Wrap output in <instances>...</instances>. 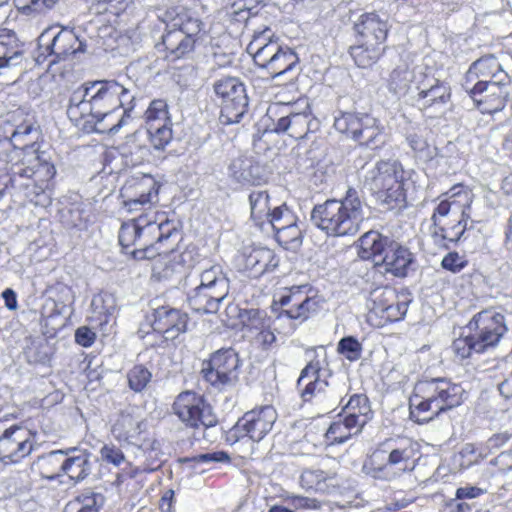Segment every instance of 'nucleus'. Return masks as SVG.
I'll use <instances>...</instances> for the list:
<instances>
[{"label":"nucleus","mask_w":512,"mask_h":512,"mask_svg":"<svg viewBox=\"0 0 512 512\" xmlns=\"http://www.w3.org/2000/svg\"><path fill=\"white\" fill-rule=\"evenodd\" d=\"M421 81H417L416 95L413 97L423 107H430L437 104H445L450 99V88L438 79L419 74Z\"/></svg>","instance_id":"31"},{"label":"nucleus","mask_w":512,"mask_h":512,"mask_svg":"<svg viewBox=\"0 0 512 512\" xmlns=\"http://www.w3.org/2000/svg\"><path fill=\"white\" fill-rule=\"evenodd\" d=\"M139 213V216L122 224L120 245L124 249L135 246L130 253L137 260L155 259L152 269L159 278L168 279L175 273H181L187 254L174 250L162 253L158 247L175 229L167 214L156 208H147Z\"/></svg>","instance_id":"1"},{"label":"nucleus","mask_w":512,"mask_h":512,"mask_svg":"<svg viewBox=\"0 0 512 512\" xmlns=\"http://www.w3.org/2000/svg\"><path fill=\"white\" fill-rule=\"evenodd\" d=\"M362 429L357 420H350L341 415L328 428L325 434L326 442L330 445L344 443L352 436L359 434Z\"/></svg>","instance_id":"38"},{"label":"nucleus","mask_w":512,"mask_h":512,"mask_svg":"<svg viewBox=\"0 0 512 512\" xmlns=\"http://www.w3.org/2000/svg\"><path fill=\"white\" fill-rule=\"evenodd\" d=\"M281 48L282 45L274 37L272 31L266 28L254 34L247 45V52L253 57L257 66L266 70Z\"/></svg>","instance_id":"29"},{"label":"nucleus","mask_w":512,"mask_h":512,"mask_svg":"<svg viewBox=\"0 0 512 512\" xmlns=\"http://www.w3.org/2000/svg\"><path fill=\"white\" fill-rule=\"evenodd\" d=\"M294 106L300 111L293 109L288 115L282 116L275 124L274 131L277 133H288L293 138H302L309 130L311 112L306 99H299Z\"/></svg>","instance_id":"30"},{"label":"nucleus","mask_w":512,"mask_h":512,"mask_svg":"<svg viewBox=\"0 0 512 512\" xmlns=\"http://www.w3.org/2000/svg\"><path fill=\"white\" fill-rule=\"evenodd\" d=\"M158 184L149 174L131 176L121 188L123 206L128 212H140L147 208H156L158 203Z\"/></svg>","instance_id":"14"},{"label":"nucleus","mask_w":512,"mask_h":512,"mask_svg":"<svg viewBox=\"0 0 512 512\" xmlns=\"http://www.w3.org/2000/svg\"><path fill=\"white\" fill-rule=\"evenodd\" d=\"M359 256L365 260H373L377 266L391 240L377 231H369L359 239Z\"/></svg>","instance_id":"36"},{"label":"nucleus","mask_w":512,"mask_h":512,"mask_svg":"<svg viewBox=\"0 0 512 512\" xmlns=\"http://www.w3.org/2000/svg\"><path fill=\"white\" fill-rule=\"evenodd\" d=\"M419 74H425L420 67L399 65L390 74L389 87L395 93H413L417 89V81H421Z\"/></svg>","instance_id":"35"},{"label":"nucleus","mask_w":512,"mask_h":512,"mask_svg":"<svg viewBox=\"0 0 512 512\" xmlns=\"http://www.w3.org/2000/svg\"><path fill=\"white\" fill-rule=\"evenodd\" d=\"M163 20L166 22V32L162 36V43L167 57L176 60L191 53L203 31L202 21L183 9L168 10Z\"/></svg>","instance_id":"6"},{"label":"nucleus","mask_w":512,"mask_h":512,"mask_svg":"<svg viewBox=\"0 0 512 512\" xmlns=\"http://www.w3.org/2000/svg\"><path fill=\"white\" fill-rule=\"evenodd\" d=\"M354 29L358 39L365 41L366 44L384 46L389 25L386 18L371 12L360 15L354 24Z\"/></svg>","instance_id":"26"},{"label":"nucleus","mask_w":512,"mask_h":512,"mask_svg":"<svg viewBox=\"0 0 512 512\" xmlns=\"http://www.w3.org/2000/svg\"><path fill=\"white\" fill-rule=\"evenodd\" d=\"M214 91L221 99V121L226 124L239 122L248 105L244 85L237 78L226 77L215 82Z\"/></svg>","instance_id":"15"},{"label":"nucleus","mask_w":512,"mask_h":512,"mask_svg":"<svg viewBox=\"0 0 512 512\" xmlns=\"http://www.w3.org/2000/svg\"><path fill=\"white\" fill-rule=\"evenodd\" d=\"M63 473L76 482L83 480L91 470L89 457L86 453L80 452L78 455L64 456Z\"/></svg>","instance_id":"49"},{"label":"nucleus","mask_w":512,"mask_h":512,"mask_svg":"<svg viewBox=\"0 0 512 512\" xmlns=\"http://www.w3.org/2000/svg\"><path fill=\"white\" fill-rule=\"evenodd\" d=\"M120 153L126 166H137L147 159L149 148L141 144L135 136H131L120 148Z\"/></svg>","instance_id":"48"},{"label":"nucleus","mask_w":512,"mask_h":512,"mask_svg":"<svg viewBox=\"0 0 512 512\" xmlns=\"http://www.w3.org/2000/svg\"><path fill=\"white\" fill-rule=\"evenodd\" d=\"M173 411L183 423L193 428H209L217 424L211 406L193 391L180 393L173 403Z\"/></svg>","instance_id":"17"},{"label":"nucleus","mask_w":512,"mask_h":512,"mask_svg":"<svg viewBox=\"0 0 512 512\" xmlns=\"http://www.w3.org/2000/svg\"><path fill=\"white\" fill-rule=\"evenodd\" d=\"M417 444L407 437L381 442L364 462L362 470L375 479L391 480L415 467Z\"/></svg>","instance_id":"5"},{"label":"nucleus","mask_w":512,"mask_h":512,"mask_svg":"<svg viewBox=\"0 0 512 512\" xmlns=\"http://www.w3.org/2000/svg\"><path fill=\"white\" fill-rule=\"evenodd\" d=\"M134 95L115 80L86 82L70 95L67 115L75 123L103 111L132 104Z\"/></svg>","instance_id":"2"},{"label":"nucleus","mask_w":512,"mask_h":512,"mask_svg":"<svg viewBox=\"0 0 512 512\" xmlns=\"http://www.w3.org/2000/svg\"><path fill=\"white\" fill-rule=\"evenodd\" d=\"M100 455L104 461L115 466H119L125 461V456L121 449L112 443L105 444L100 450Z\"/></svg>","instance_id":"58"},{"label":"nucleus","mask_w":512,"mask_h":512,"mask_svg":"<svg viewBox=\"0 0 512 512\" xmlns=\"http://www.w3.org/2000/svg\"><path fill=\"white\" fill-rule=\"evenodd\" d=\"M238 318L244 334L250 338L272 323L266 311L254 308L239 309Z\"/></svg>","instance_id":"39"},{"label":"nucleus","mask_w":512,"mask_h":512,"mask_svg":"<svg viewBox=\"0 0 512 512\" xmlns=\"http://www.w3.org/2000/svg\"><path fill=\"white\" fill-rule=\"evenodd\" d=\"M478 80H481V78L477 71L473 69L472 64L466 72L462 82V87L469 94V96L473 95L474 88L478 85Z\"/></svg>","instance_id":"62"},{"label":"nucleus","mask_w":512,"mask_h":512,"mask_svg":"<svg viewBox=\"0 0 512 512\" xmlns=\"http://www.w3.org/2000/svg\"><path fill=\"white\" fill-rule=\"evenodd\" d=\"M465 390L446 378L418 381L409 398L410 417L415 422L427 423L440 413L461 405Z\"/></svg>","instance_id":"3"},{"label":"nucleus","mask_w":512,"mask_h":512,"mask_svg":"<svg viewBox=\"0 0 512 512\" xmlns=\"http://www.w3.org/2000/svg\"><path fill=\"white\" fill-rule=\"evenodd\" d=\"M365 115L366 114L341 112L335 117L334 127L340 133L346 134L356 141L359 135H361Z\"/></svg>","instance_id":"46"},{"label":"nucleus","mask_w":512,"mask_h":512,"mask_svg":"<svg viewBox=\"0 0 512 512\" xmlns=\"http://www.w3.org/2000/svg\"><path fill=\"white\" fill-rule=\"evenodd\" d=\"M116 298L108 292L93 296L91 301L90 322L104 334H110L116 322Z\"/></svg>","instance_id":"25"},{"label":"nucleus","mask_w":512,"mask_h":512,"mask_svg":"<svg viewBox=\"0 0 512 512\" xmlns=\"http://www.w3.org/2000/svg\"><path fill=\"white\" fill-rule=\"evenodd\" d=\"M406 141L415 152L422 153L427 148V142L424 137L417 132L407 134Z\"/></svg>","instance_id":"63"},{"label":"nucleus","mask_w":512,"mask_h":512,"mask_svg":"<svg viewBox=\"0 0 512 512\" xmlns=\"http://www.w3.org/2000/svg\"><path fill=\"white\" fill-rule=\"evenodd\" d=\"M337 351L350 362H354L361 358L363 347L356 338L347 336L339 341Z\"/></svg>","instance_id":"54"},{"label":"nucleus","mask_w":512,"mask_h":512,"mask_svg":"<svg viewBox=\"0 0 512 512\" xmlns=\"http://www.w3.org/2000/svg\"><path fill=\"white\" fill-rule=\"evenodd\" d=\"M239 362L234 349H220L211 355L208 367L203 368L204 378L212 385L230 383L237 378Z\"/></svg>","instance_id":"21"},{"label":"nucleus","mask_w":512,"mask_h":512,"mask_svg":"<svg viewBox=\"0 0 512 512\" xmlns=\"http://www.w3.org/2000/svg\"><path fill=\"white\" fill-rule=\"evenodd\" d=\"M297 54L289 47L282 46L279 53L274 57L266 68V71L273 78L284 75L291 71L298 63Z\"/></svg>","instance_id":"47"},{"label":"nucleus","mask_w":512,"mask_h":512,"mask_svg":"<svg viewBox=\"0 0 512 512\" xmlns=\"http://www.w3.org/2000/svg\"><path fill=\"white\" fill-rule=\"evenodd\" d=\"M105 503V497L101 493L87 491L69 501L64 512H99Z\"/></svg>","instance_id":"44"},{"label":"nucleus","mask_w":512,"mask_h":512,"mask_svg":"<svg viewBox=\"0 0 512 512\" xmlns=\"http://www.w3.org/2000/svg\"><path fill=\"white\" fill-rule=\"evenodd\" d=\"M199 279V285L188 293V304L199 313H216L229 294L230 280L219 264L203 269Z\"/></svg>","instance_id":"8"},{"label":"nucleus","mask_w":512,"mask_h":512,"mask_svg":"<svg viewBox=\"0 0 512 512\" xmlns=\"http://www.w3.org/2000/svg\"><path fill=\"white\" fill-rule=\"evenodd\" d=\"M277 417L276 409L271 405H265L246 412L237 427L249 439L259 442L272 430Z\"/></svg>","instance_id":"22"},{"label":"nucleus","mask_w":512,"mask_h":512,"mask_svg":"<svg viewBox=\"0 0 512 512\" xmlns=\"http://www.w3.org/2000/svg\"><path fill=\"white\" fill-rule=\"evenodd\" d=\"M279 265V257L267 247H246L237 258L238 269L248 277L259 278Z\"/></svg>","instance_id":"20"},{"label":"nucleus","mask_w":512,"mask_h":512,"mask_svg":"<svg viewBox=\"0 0 512 512\" xmlns=\"http://www.w3.org/2000/svg\"><path fill=\"white\" fill-rule=\"evenodd\" d=\"M478 352H487L494 348L507 331L504 315L495 310H483L477 313L468 324Z\"/></svg>","instance_id":"16"},{"label":"nucleus","mask_w":512,"mask_h":512,"mask_svg":"<svg viewBox=\"0 0 512 512\" xmlns=\"http://www.w3.org/2000/svg\"><path fill=\"white\" fill-rule=\"evenodd\" d=\"M147 131L154 148L163 149L173 137L172 122L166 101L153 100L145 112Z\"/></svg>","instance_id":"19"},{"label":"nucleus","mask_w":512,"mask_h":512,"mask_svg":"<svg viewBox=\"0 0 512 512\" xmlns=\"http://www.w3.org/2000/svg\"><path fill=\"white\" fill-rule=\"evenodd\" d=\"M350 420H357L364 427L372 417L368 398L363 394H354L343 408V415Z\"/></svg>","instance_id":"41"},{"label":"nucleus","mask_w":512,"mask_h":512,"mask_svg":"<svg viewBox=\"0 0 512 512\" xmlns=\"http://www.w3.org/2000/svg\"><path fill=\"white\" fill-rule=\"evenodd\" d=\"M64 456L63 450H55L46 455L38 457L35 467L43 478L52 480L63 473Z\"/></svg>","instance_id":"42"},{"label":"nucleus","mask_w":512,"mask_h":512,"mask_svg":"<svg viewBox=\"0 0 512 512\" xmlns=\"http://www.w3.org/2000/svg\"><path fill=\"white\" fill-rule=\"evenodd\" d=\"M472 202V192L461 186H456L446 194V198L441 200L435 208L439 216L461 218L462 221L467 223V219L470 218Z\"/></svg>","instance_id":"27"},{"label":"nucleus","mask_w":512,"mask_h":512,"mask_svg":"<svg viewBox=\"0 0 512 512\" xmlns=\"http://www.w3.org/2000/svg\"><path fill=\"white\" fill-rule=\"evenodd\" d=\"M483 490L476 486H465L460 487L456 490V498L457 499H473L481 494H483Z\"/></svg>","instance_id":"64"},{"label":"nucleus","mask_w":512,"mask_h":512,"mask_svg":"<svg viewBox=\"0 0 512 512\" xmlns=\"http://www.w3.org/2000/svg\"><path fill=\"white\" fill-rule=\"evenodd\" d=\"M127 377L129 387L135 392H141L151 381L152 374L146 367L136 365L128 372Z\"/></svg>","instance_id":"53"},{"label":"nucleus","mask_w":512,"mask_h":512,"mask_svg":"<svg viewBox=\"0 0 512 512\" xmlns=\"http://www.w3.org/2000/svg\"><path fill=\"white\" fill-rule=\"evenodd\" d=\"M24 44L13 30L0 29V75L22 63Z\"/></svg>","instance_id":"33"},{"label":"nucleus","mask_w":512,"mask_h":512,"mask_svg":"<svg viewBox=\"0 0 512 512\" xmlns=\"http://www.w3.org/2000/svg\"><path fill=\"white\" fill-rule=\"evenodd\" d=\"M364 206L358 192L349 188L342 199H329L311 211L313 224L329 236L355 235L365 220Z\"/></svg>","instance_id":"4"},{"label":"nucleus","mask_w":512,"mask_h":512,"mask_svg":"<svg viewBox=\"0 0 512 512\" xmlns=\"http://www.w3.org/2000/svg\"><path fill=\"white\" fill-rule=\"evenodd\" d=\"M508 84L509 82L478 81L470 98L482 113L498 112L505 107L509 95Z\"/></svg>","instance_id":"23"},{"label":"nucleus","mask_w":512,"mask_h":512,"mask_svg":"<svg viewBox=\"0 0 512 512\" xmlns=\"http://www.w3.org/2000/svg\"><path fill=\"white\" fill-rule=\"evenodd\" d=\"M308 285L293 286L280 298L281 314L293 320L305 321L320 309V299L310 294Z\"/></svg>","instance_id":"18"},{"label":"nucleus","mask_w":512,"mask_h":512,"mask_svg":"<svg viewBox=\"0 0 512 512\" xmlns=\"http://www.w3.org/2000/svg\"><path fill=\"white\" fill-rule=\"evenodd\" d=\"M95 339L96 334L89 327H79L75 332V341L83 347H90Z\"/></svg>","instance_id":"60"},{"label":"nucleus","mask_w":512,"mask_h":512,"mask_svg":"<svg viewBox=\"0 0 512 512\" xmlns=\"http://www.w3.org/2000/svg\"><path fill=\"white\" fill-rule=\"evenodd\" d=\"M132 104H127L111 111L87 117L86 123L92 124L97 133L115 134L131 119Z\"/></svg>","instance_id":"32"},{"label":"nucleus","mask_w":512,"mask_h":512,"mask_svg":"<svg viewBox=\"0 0 512 512\" xmlns=\"http://www.w3.org/2000/svg\"><path fill=\"white\" fill-rule=\"evenodd\" d=\"M37 432L14 424L0 431V461L16 464L29 456L37 444Z\"/></svg>","instance_id":"12"},{"label":"nucleus","mask_w":512,"mask_h":512,"mask_svg":"<svg viewBox=\"0 0 512 512\" xmlns=\"http://www.w3.org/2000/svg\"><path fill=\"white\" fill-rule=\"evenodd\" d=\"M188 315L177 308L157 306L153 308L152 328L166 340H173L187 331Z\"/></svg>","instance_id":"24"},{"label":"nucleus","mask_w":512,"mask_h":512,"mask_svg":"<svg viewBox=\"0 0 512 512\" xmlns=\"http://www.w3.org/2000/svg\"><path fill=\"white\" fill-rule=\"evenodd\" d=\"M473 64V69L480 76V81H492L497 83L509 82L508 74L502 69L500 63L494 56L482 57Z\"/></svg>","instance_id":"40"},{"label":"nucleus","mask_w":512,"mask_h":512,"mask_svg":"<svg viewBox=\"0 0 512 512\" xmlns=\"http://www.w3.org/2000/svg\"><path fill=\"white\" fill-rule=\"evenodd\" d=\"M361 145L371 149L380 147L384 143L382 130L379 127L378 120L370 115L364 116V124L361 135L356 140Z\"/></svg>","instance_id":"50"},{"label":"nucleus","mask_w":512,"mask_h":512,"mask_svg":"<svg viewBox=\"0 0 512 512\" xmlns=\"http://www.w3.org/2000/svg\"><path fill=\"white\" fill-rule=\"evenodd\" d=\"M377 265L384 272L396 277H405L414 264V255L408 247L391 240Z\"/></svg>","instance_id":"28"},{"label":"nucleus","mask_w":512,"mask_h":512,"mask_svg":"<svg viewBox=\"0 0 512 512\" xmlns=\"http://www.w3.org/2000/svg\"><path fill=\"white\" fill-rule=\"evenodd\" d=\"M194 461L199 463H220V462H228L230 460L227 453L223 451L216 452H208L204 454H200L193 458Z\"/></svg>","instance_id":"61"},{"label":"nucleus","mask_w":512,"mask_h":512,"mask_svg":"<svg viewBox=\"0 0 512 512\" xmlns=\"http://www.w3.org/2000/svg\"><path fill=\"white\" fill-rule=\"evenodd\" d=\"M301 237L302 232L297 226V221L275 231L277 242L287 249L298 247L301 243Z\"/></svg>","instance_id":"52"},{"label":"nucleus","mask_w":512,"mask_h":512,"mask_svg":"<svg viewBox=\"0 0 512 512\" xmlns=\"http://www.w3.org/2000/svg\"><path fill=\"white\" fill-rule=\"evenodd\" d=\"M433 221L432 237L435 243L441 246H446V242H456L463 235L467 223L462 221L461 218H453L451 216L437 215V209L431 217Z\"/></svg>","instance_id":"34"},{"label":"nucleus","mask_w":512,"mask_h":512,"mask_svg":"<svg viewBox=\"0 0 512 512\" xmlns=\"http://www.w3.org/2000/svg\"><path fill=\"white\" fill-rule=\"evenodd\" d=\"M368 319L376 326L401 320L407 313L408 302L399 300L395 290L385 287L370 293L367 301Z\"/></svg>","instance_id":"13"},{"label":"nucleus","mask_w":512,"mask_h":512,"mask_svg":"<svg viewBox=\"0 0 512 512\" xmlns=\"http://www.w3.org/2000/svg\"><path fill=\"white\" fill-rule=\"evenodd\" d=\"M454 353L461 359L470 357L473 353H479L476 341L470 332V335L460 337L454 340L452 344Z\"/></svg>","instance_id":"57"},{"label":"nucleus","mask_w":512,"mask_h":512,"mask_svg":"<svg viewBox=\"0 0 512 512\" xmlns=\"http://www.w3.org/2000/svg\"><path fill=\"white\" fill-rule=\"evenodd\" d=\"M251 218L259 227H263L272 210L270 197L266 191H253L249 196Z\"/></svg>","instance_id":"45"},{"label":"nucleus","mask_w":512,"mask_h":512,"mask_svg":"<svg viewBox=\"0 0 512 512\" xmlns=\"http://www.w3.org/2000/svg\"><path fill=\"white\" fill-rule=\"evenodd\" d=\"M37 63L49 59V65L67 59L70 55L83 51V43L71 29L56 31L48 28L38 38Z\"/></svg>","instance_id":"11"},{"label":"nucleus","mask_w":512,"mask_h":512,"mask_svg":"<svg viewBox=\"0 0 512 512\" xmlns=\"http://www.w3.org/2000/svg\"><path fill=\"white\" fill-rule=\"evenodd\" d=\"M59 0H15L20 12L26 15L42 13L51 9Z\"/></svg>","instance_id":"56"},{"label":"nucleus","mask_w":512,"mask_h":512,"mask_svg":"<svg viewBox=\"0 0 512 512\" xmlns=\"http://www.w3.org/2000/svg\"><path fill=\"white\" fill-rule=\"evenodd\" d=\"M384 52V46L369 45L358 39V44L350 48V55L360 68H369L374 65Z\"/></svg>","instance_id":"43"},{"label":"nucleus","mask_w":512,"mask_h":512,"mask_svg":"<svg viewBox=\"0 0 512 512\" xmlns=\"http://www.w3.org/2000/svg\"><path fill=\"white\" fill-rule=\"evenodd\" d=\"M326 475L321 470H306L301 474L300 483L305 489L324 492L327 488Z\"/></svg>","instance_id":"55"},{"label":"nucleus","mask_w":512,"mask_h":512,"mask_svg":"<svg viewBox=\"0 0 512 512\" xmlns=\"http://www.w3.org/2000/svg\"><path fill=\"white\" fill-rule=\"evenodd\" d=\"M297 217L294 215L292 210L286 205L281 204L273 206L265 225L271 226L274 232L280 228H284L290 223H295Z\"/></svg>","instance_id":"51"},{"label":"nucleus","mask_w":512,"mask_h":512,"mask_svg":"<svg viewBox=\"0 0 512 512\" xmlns=\"http://www.w3.org/2000/svg\"><path fill=\"white\" fill-rule=\"evenodd\" d=\"M466 265V261L456 252L448 253L442 260V267L453 273L460 272Z\"/></svg>","instance_id":"59"},{"label":"nucleus","mask_w":512,"mask_h":512,"mask_svg":"<svg viewBox=\"0 0 512 512\" xmlns=\"http://www.w3.org/2000/svg\"><path fill=\"white\" fill-rule=\"evenodd\" d=\"M145 429L144 422L129 413H122L112 426V434L119 441L134 443Z\"/></svg>","instance_id":"37"},{"label":"nucleus","mask_w":512,"mask_h":512,"mask_svg":"<svg viewBox=\"0 0 512 512\" xmlns=\"http://www.w3.org/2000/svg\"><path fill=\"white\" fill-rule=\"evenodd\" d=\"M12 153L22 157L20 162L14 163L9 169L10 180L14 184L17 178L33 179L35 185L40 189L36 193L34 203L46 207L51 203V196L46 192L48 182L54 177L56 170L39 151V145L33 143L22 150L13 149Z\"/></svg>","instance_id":"7"},{"label":"nucleus","mask_w":512,"mask_h":512,"mask_svg":"<svg viewBox=\"0 0 512 512\" xmlns=\"http://www.w3.org/2000/svg\"><path fill=\"white\" fill-rule=\"evenodd\" d=\"M404 175L398 160H381L367 171L365 183L382 202L398 205L405 201Z\"/></svg>","instance_id":"9"},{"label":"nucleus","mask_w":512,"mask_h":512,"mask_svg":"<svg viewBox=\"0 0 512 512\" xmlns=\"http://www.w3.org/2000/svg\"><path fill=\"white\" fill-rule=\"evenodd\" d=\"M297 386L305 402H327L334 405L338 400L343 401L342 394L345 391V384L341 389L334 383L330 384L326 379V372L318 360H311L305 366L298 378Z\"/></svg>","instance_id":"10"}]
</instances>
